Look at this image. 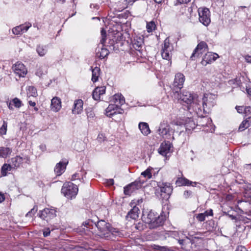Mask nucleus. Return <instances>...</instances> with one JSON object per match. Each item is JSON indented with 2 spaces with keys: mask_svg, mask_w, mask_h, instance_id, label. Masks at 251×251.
Returning <instances> with one entry per match:
<instances>
[{
  "mask_svg": "<svg viewBox=\"0 0 251 251\" xmlns=\"http://www.w3.org/2000/svg\"><path fill=\"white\" fill-rule=\"evenodd\" d=\"M110 225L109 223H106L104 220L99 221L96 224L94 223L92 220H88L83 223L81 227L84 232L86 233L90 231L93 234L94 233V231L92 230L94 227L95 228L97 227L100 232V235L108 237Z\"/></svg>",
  "mask_w": 251,
  "mask_h": 251,
  "instance_id": "obj_1",
  "label": "nucleus"
},
{
  "mask_svg": "<svg viewBox=\"0 0 251 251\" xmlns=\"http://www.w3.org/2000/svg\"><path fill=\"white\" fill-rule=\"evenodd\" d=\"M180 99L181 101L190 104L188 106V109L190 110L192 107L194 111L198 112V111L201 110L200 102L201 100L199 99L196 94H191L188 91H184L180 96Z\"/></svg>",
  "mask_w": 251,
  "mask_h": 251,
  "instance_id": "obj_2",
  "label": "nucleus"
},
{
  "mask_svg": "<svg viewBox=\"0 0 251 251\" xmlns=\"http://www.w3.org/2000/svg\"><path fill=\"white\" fill-rule=\"evenodd\" d=\"M61 192L67 198L72 199L77 195L78 188L71 182H65L62 186Z\"/></svg>",
  "mask_w": 251,
  "mask_h": 251,
  "instance_id": "obj_3",
  "label": "nucleus"
},
{
  "mask_svg": "<svg viewBox=\"0 0 251 251\" xmlns=\"http://www.w3.org/2000/svg\"><path fill=\"white\" fill-rule=\"evenodd\" d=\"M157 132L164 139H174V137L172 136L174 130L171 128L170 126L166 121H164L161 123L159 128L157 130Z\"/></svg>",
  "mask_w": 251,
  "mask_h": 251,
  "instance_id": "obj_4",
  "label": "nucleus"
},
{
  "mask_svg": "<svg viewBox=\"0 0 251 251\" xmlns=\"http://www.w3.org/2000/svg\"><path fill=\"white\" fill-rule=\"evenodd\" d=\"M199 21L205 26H208L211 22L210 11L207 8H200L198 9Z\"/></svg>",
  "mask_w": 251,
  "mask_h": 251,
  "instance_id": "obj_5",
  "label": "nucleus"
},
{
  "mask_svg": "<svg viewBox=\"0 0 251 251\" xmlns=\"http://www.w3.org/2000/svg\"><path fill=\"white\" fill-rule=\"evenodd\" d=\"M207 50L208 46L207 44L204 41L200 42L194 50L193 53L190 56V59L192 60H195L197 58L199 57L201 55L207 51Z\"/></svg>",
  "mask_w": 251,
  "mask_h": 251,
  "instance_id": "obj_6",
  "label": "nucleus"
},
{
  "mask_svg": "<svg viewBox=\"0 0 251 251\" xmlns=\"http://www.w3.org/2000/svg\"><path fill=\"white\" fill-rule=\"evenodd\" d=\"M173 47L170 45L169 38L165 39L161 51V56L164 59L170 60L171 58V51Z\"/></svg>",
  "mask_w": 251,
  "mask_h": 251,
  "instance_id": "obj_7",
  "label": "nucleus"
},
{
  "mask_svg": "<svg viewBox=\"0 0 251 251\" xmlns=\"http://www.w3.org/2000/svg\"><path fill=\"white\" fill-rule=\"evenodd\" d=\"M38 216L42 220L49 222L56 216V211L54 209L46 208L40 211Z\"/></svg>",
  "mask_w": 251,
  "mask_h": 251,
  "instance_id": "obj_8",
  "label": "nucleus"
},
{
  "mask_svg": "<svg viewBox=\"0 0 251 251\" xmlns=\"http://www.w3.org/2000/svg\"><path fill=\"white\" fill-rule=\"evenodd\" d=\"M185 79V76L183 74L181 73L176 74L173 84V89L176 93H178L183 87Z\"/></svg>",
  "mask_w": 251,
  "mask_h": 251,
  "instance_id": "obj_9",
  "label": "nucleus"
},
{
  "mask_svg": "<svg viewBox=\"0 0 251 251\" xmlns=\"http://www.w3.org/2000/svg\"><path fill=\"white\" fill-rule=\"evenodd\" d=\"M160 189L161 196L163 199L168 200L171 194L173 188L170 183H160L158 184Z\"/></svg>",
  "mask_w": 251,
  "mask_h": 251,
  "instance_id": "obj_10",
  "label": "nucleus"
},
{
  "mask_svg": "<svg viewBox=\"0 0 251 251\" xmlns=\"http://www.w3.org/2000/svg\"><path fill=\"white\" fill-rule=\"evenodd\" d=\"M30 158L28 156L21 157L16 156L11 159L10 165L12 168H17L20 167L24 163L29 164Z\"/></svg>",
  "mask_w": 251,
  "mask_h": 251,
  "instance_id": "obj_11",
  "label": "nucleus"
},
{
  "mask_svg": "<svg viewBox=\"0 0 251 251\" xmlns=\"http://www.w3.org/2000/svg\"><path fill=\"white\" fill-rule=\"evenodd\" d=\"M123 110L120 108V106L116 103L110 104L105 109V114L107 117H112L117 113L122 114Z\"/></svg>",
  "mask_w": 251,
  "mask_h": 251,
  "instance_id": "obj_12",
  "label": "nucleus"
},
{
  "mask_svg": "<svg viewBox=\"0 0 251 251\" xmlns=\"http://www.w3.org/2000/svg\"><path fill=\"white\" fill-rule=\"evenodd\" d=\"M219 57V55L217 53L212 52H207L203 56L201 62L203 66H206L208 64H211L215 61Z\"/></svg>",
  "mask_w": 251,
  "mask_h": 251,
  "instance_id": "obj_13",
  "label": "nucleus"
},
{
  "mask_svg": "<svg viewBox=\"0 0 251 251\" xmlns=\"http://www.w3.org/2000/svg\"><path fill=\"white\" fill-rule=\"evenodd\" d=\"M12 68L14 73L20 77H24L27 72L25 66L22 63H16L13 66Z\"/></svg>",
  "mask_w": 251,
  "mask_h": 251,
  "instance_id": "obj_14",
  "label": "nucleus"
},
{
  "mask_svg": "<svg viewBox=\"0 0 251 251\" xmlns=\"http://www.w3.org/2000/svg\"><path fill=\"white\" fill-rule=\"evenodd\" d=\"M166 220V216L162 214H157L149 226L150 228H155L163 225Z\"/></svg>",
  "mask_w": 251,
  "mask_h": 251,
  "instance_id": "obj_15",
  "label": "nucleus"
},
{
  "mask_svg": "<svg viewBox=\"0 0 251 251\" xmlns=\"http://www.w3.org/2000/svg\"><path fill=\"white\" fill-rule=\"evenodd\" d=\"M31 26V24L25 23L14 27L12 28V31L16 35H21L23 33L26 32Z\"/></svg>",
  "mask_w": 251,
  "mask_h": 251,
  "instance_id": "obj_16",
  "label": "nucleus"
},
{
  "mask_svg": "<svg viewBox=\"0 0 251 251\" xmlns=\"http://www.w3.org/2000/svg\"><path fill=\"white\" fill-rule=\"evenodd\" d=\"M143 44V38L141 37L134 39L133 41L132 46L133 48L137 51V55L138 56H141L142 55Z\"/></svg>",
  "mask_w": 251,
  "mask_h": 251,
  "instance_id": "obj_17",
  "label": "nucleus"
},
{
  "mask_svg": "<svg viewBox=\"0 0 251 251\" xmlns=\"http://www.w3.org/2000/svg\"><path fill=\"white\" fill-rule=\"evenodd\" d=\"M144 182L145 180H142L141 178H139L134 182H132L124 188L125 194L126 195H130L131 191H130L129 189L132 188V186H135V189H139L142 187V184L144 183Z\"/></svg>",
  "mask_w": 251,
  "mask_h": 251,
  "instance_id": "obj_18",
  "label": "nucleus"
},
{
  "mask_svg": "<svg viewBox=\"0 0 251 251\" xmlns=\"http://www.w3.org/2000/svg\"><path fill=\"white\" fill-rule=\"evenodd\" d=\"M172 144L169 142L165 141L162 143L158 149V152L163 156H167L171 151Z\"/></svg>",
  "mask_w": 251,
  "mask_h": 251,
  "instance_id": "obj_19",
  "label": "nucleus"
},
{
  "mask_svg": "<svg viewBox=\"0 0 251 251\" xmlns=\"http://www.w3.org/2000/svg\"><path fill=\"white\" fill-rule=\"evenodd\" d=\"M61 108V101L60 98L55 97L51 100L50 109L53 112H58Z\"/></svg>",
  "mask_w": 251,
  "mask_h": 251,
  "instance_id": "obj_20",
  "label": "nucleus"
},
{
  "mask_svg": "<svg viewBox=\"0 0 251 251\" xmlns=\"http://www.w3.org/2000/svg\"><path fill=\"white\" fill-rule=\"evenodd\" d=\"M83 102L81 100H76L74 101L72 113L75 114H79L83 110Z\"/></svg>",
  "mask_w": 251,
  "mask_h": 251,
  "instance_id": "obj_21",
  "label": "nucleus"
},
{
  "mask_svg": "<svg viewBox=\"0 0 251 251\" xmlns=\"http://www.w3.org/2000/svg\"><path fill=\"white\" fill-rule=\"evenodd\" d=\"M7 105L10 110H13V106L17 108H19L22 106V101L17 98H15L11 100L6 101Z\"/></svg>",
  "mask_w": 251,
  "mask_h": 251,
  "instance_id": "obj_22",
  "label": "nucleus"
},
{
  "mask_svg": "<svg viewBox=\"0 0 251 251\" xmlns=\"http://www.w3.org/2000/svg\"><path fill=\"white\" fill-rule=\"evenodd\" d=\"M208 96L209 95H207V96H204L202 99V107L203 111L205 113H208L209 109L214 105L213 102L209 100L208 98Z\"/></svg>",
  "mask_w": 251,
  "mask_h": 251,
  "instance_id": "obj_23",
  "label": "nucleus"
},
{
  "mask_svg": "<svg viewBox=\"0 0 251 251\" xmlns=\"http://www.w3.org/2000/svg\"><path fill=\"white\" fill-rule=\"evenodd\" d=\"M66 163L60 162L56 165L54 171L56 176H59L62 175L66 169Z\"/></svg>",
  "mask_w": 251,
  "mask_h": 251,
  "instance_id": "obj_24",
  "label": "nucleus"
},
{
  "mask_svg": "<svg viewBox=\"0 0 251 251\" xmlns=\"http://www.w3.org/2000/svg\"><path fill=\"white\" fill-rule=\"evenodd\" d=\"M139 209L138 207L134 206L128 212L126 216L127 218H130L132 219L135 220L139 216Z\"/></svg>",
  "mask_w": 251,
  "mask_h": 251,
  "instance_id": "obj_25",
  "label": "nucleus"
},
{
  "mask_svg": "<svg viewBox=\"0 0 251 251\" xmlns=\"http://www.w3.org/2000/svg\"><path fill=\"white\" fill-rule=\"evenodd\" d=\"M139 128L142 133L145 136L148 135L151 132L149 125L146 123H140L139 124Z\"/></svg>",
  "mask_w": 251,
  "mask_h": 251,
  "instance_id": "obj_26",
  "label": "nucleus"
},
{
  "mask_svg": "<svg viewBox=\"0 0 251 251\" xmlns=\"http://www.w3.org/2000/svg\"><path fill=\"white\" fill-rule=\"evenodd\" d=\"M193 183H194L195 185L196 184V182H193L192 181H190L188 179L184 177H180L178 178L176 181V184L178 186H182V185H187L189 186L192 185Z\"/></svg>",
  "mask_w": 251,
  "mask_h": 251,
  "instance_id": "obj_27",
  "label": "nucleus"
},
{
  "mask_svg": "<svg viewBox=\"0 0 251 251\" xmlns=\"http://www.w3.org/2000/svg\"><path fill=\"white\" fill-rule=\"evenodd\" d=\"M48 67L45 64L39 66L36 72V75L41 77L43 75H45L47 73Z\"/></svg>",
  "mask_w": 251,
  "mask_h": 251,
  "instance_id": "obj_28",
  "label": "nucleus"
},
{
  "mask_svg": "<svg viewBox=\"0 0 251 251\" xmlns=\"http://www.w3.org/2000/svg\"><path fill=\"white\" fill-rule=\"evenodd\" d=\"M251 123V116L249 117L244 120L240 124L239 127V130L241 131H244L245 129L249 127Z\"/></svg>",
  "mask_w": 251,
  "mask_h": 251,
  "instance_id": "obj_29",
  "label": "nucleus"
},
{
  "mask_svg": "<svg viewBox=\"0 0 251 251\" xmlns=\"http://www.w3.org/2000/svg\"><path fill=\"white\" fill-rule=\"evenodd\" d=\"M113 101L119 106L124 104L125 102L124 97L121 94H115L114 96Z\"/></svg>",
  "mask_w": 251,
  "mask_h": 251,
  "instance_id": "obj_30",
  "label": "nucleus"
},
{
  "mask_svg": "<svg viewBox=\"0 0 251 251\" xmlns=\"http://www.w3.org/2000/svg\"><path fill=\"white\" fill-rule=\"evenodd\" d=\"M109 53L108 50L106 48L102 47L100 49V50L99 49L97 52V55L98 57L100 59H103L105 57L107 56Z\"/></svg>",
  "mask_w": 251,
  "mask_h": 251,
  "instance_id": "obj_31",
  "label": "nucleus"
},
{
  "mask_svg": "<svg viewBox=\"0 0 251 251\" xmlns=\"http://www.w3.org/2000/svg\"><path fill=\"white\" fill-rule=\"evenodd\" d=\"M47 48L46 46L38 45L36 51L40 56H44L47 52Z\"/></svg>",
  "mask_w": 251,
  "mask_h": 251,
  "instance_id": "obj_32",
  "label": "nucleus"
},
{
  "mask_svg": "<svg viewBox=\"0 0 251 251\" xmlns=\"http://www.w3.org/2000/svg\"><path fill=\"white\" fill-rule=\"evenodd\" d=\"M11 152V150L9 148L0 147V157L6 158Z\"/></svg>",
  "mask_w": 251,
  "mask_h": 251,
  "instance_id": "obj_33",
  "label": "nucleus"
},
{
  "mask_svg": "<svg viewBox=\"0 0 251 251\" xmlns=\"http://www.w3.org/2000/svg\"><path fill=\"white\" fill-rule=\"evenodd\" d=\"M92 71V80L93 82H95L98 80L100 69L99 67H96L93 69Z\"/></svg>",
  "mask_w": 251,
  "mask_h": 251,
  "instance_id": "obj_34",
  "label": "nucleus"
},
{
  "mask_svg": "<svg viewBox=\"0 0 251 251\" xmlns=\"http://www.w3.org/2000/svg\"><path fill=\"white\" fill-rule=\"evenodd\" d=\"M185 126L186 130H191L195 127V124L193 119L188 118L185 124Z\"/></svg>",
  "mask_w": 251,
  "mask_h": 251,
  "instance_id": "obj_35",
  "label": "nucleus"
},
{
  "mask_svg": "<svg viewBox=\"0 0 251 251\" xmlns=\"http://www.w3.org/2000/svg\"><path fill=\"white\" fill-rule=\"evenodd\" d=\"M158 213L157 212L152 210L149 212L147 216L146 221V222L149 224V226L150 225L151 223L153 221V220H154V218H155V216Z\"/></svg>",
  "mask_w": 251,
  "mask_h": 251,
  "instance_id": "obj_36",
  "label": "nucleus"
},
{
  "mask_svg": "<svg viewBox=\"0 0 251 251\" xmlns=\"http://www.w3.org/2000/svg\"><path fill=\"white\" fill-rule=\"evenodd\" d=\"M27 95L28 97H36L37 96L36 89L33 86H29L27 89Z\"/></svg>",
  "mask_w": 251,
  "mask_h": 251,
  "instance_id": "obj_37",
  "label": "nucleus"
},
{
  "mask_svg": "<svg viewBox=\"0 0 251 251\" xmlns=\"http://www.w3.org/2000/svg\"><path fill=\"white\" fill-rule=\"evenodd\" d=\"M110 233L115 236H121L123 235L118 229L113 228L111 227L110 226H109V230L108 231V236H109Z\"/></svg>",
  "mask_w": 251,
  "mask_h": 251,
  "instance_id": "obj_38",
  "label": "nucleus"
},
{
  "mask_svg": "<svg viewBox=\"0 0 251 251\" xmlns=\"http://www.w3.org/2000/svg\"><path fill=\"white\" fill-rule=\"evenodd\" d=\"M12 168L11 165L10 164H4L1 168V174L3 176L7 175V172L10 171Z\"/></svg>",
  "mask_w": 251,
  "mask_h": 251,
  "instance_id": "obj_39",
  "label": "nucleus"
},
{
  "mask_svg": "<svg viewBox=\"0 0 251 251\" xmlns=\"http://www.w3.org/2000/svg\"><path fill=\"white\" fill-rule=\"evenodd\" d=\"M206 229L208 230H213L216 227V224L213 220H209L206 222Z\"/></svg>",
  "mask_w": 251,
  "mask_h": 251,
  "instance_id": "obj_40",
  "label": "nucleus"
},
{
  "mask_svg": "<svg viewBox=\"0 0 251 251\" xmlns=\"http://www.w3.org/2000/svg\"><path fill=\"white\" fill-rule=\"evenodd\" d=\"M151 169L148 168L141 173V175L147 179H150L152 177Z\"/></svg>",
  "mask_w": 251,
  "mask_h": 251,
  "instance_id": "obj_41",
  "label": "nucleus"
},
{
  "mask_svg": "<svg viewBox=\"0 0 251 251\" xmlns=\"http://www.w3.org/2000/svg\"><path fill=\"white\" fill-rule=\"evenodd\" d=\"M86 110L88 121H90L93 120L95 117L94 112L91 110V108L87 109Z\"/></svg>",
  "mask_w": 251,
  "mask_h": 251,
  "instance_id": "obj_42",
  "label": "nucleus"
},
{
  "mask_svg": "<svg viewBox=\"0 0 251 251\" xmlns=\"http://www.w3.org/2000/svg\"><path fill=\"white\" fill-rule=\"evenodd\" d=\"M153 249L158 251H171L170 249L167 246H160L159 245H154Z\"/></svg>",
  "mask_w": 251,
  "mask_h": 251,
  "instance_id": "obj_43",
  "label": "nucleus"
},
{
  "mask_svg": "<svg viewBox=\"0 0 251 251\" xmlns=\"http://www.w3.org/2000/svg\"><path fill=\"white\" fill-rule=\"evenodd\" d=\"M155 24L154 22H151L147 24V29L148 32L152 31L155 28Z\"/></svg>",
  "mask_w": 251,
  "mask_h": 251,
  "instance_id": "obj_44",
  "label": "nucleus"
},
{
  "mask_svg": "<svg viewBox=\"0 0 251 251\" xmlns=\"http://www.w3.org/2000/svg\"><path fill=\"white\" fill-rule=\"evenodd\" d=\"M250 220V219L249 218L242 217L241 219H239L238 221L236 222V226L240 227L241 224L248 223L249 222Z\"/></svg>",
  "mask_w": 251,
  "mask_h": 251,
  "instance_id": "obj_45",
  "label": "nucleus"
},
{
  "mask_svg": "<svg viewBox=\"0 0 251 251\" xmlns=\"http://www.w3.org/2000/svg\"><path fill=\"white\" fill-rule=\"evenodd\" d=\"M7 123L4 121L2 126L0 128V134L4 135L6 134L7 130Z\"/></svg>",
  "mask_w": 251,
  "mask_h": 251,
  "instance_id": "obj_46",
  "label": "nucleus"
},
{
  "mask_svg": "<svg viewBox=\"0 0 251 251\" xmlns=\"http://www.w3.org/2000/svg\"><path fill=\"white\" fill-rule=\"evenodd\" d=\"M182 233L179 232L178 231H174L170 232V235L176 239H178L180 237V235H182Z\"/></svg>",
  "mask_w": 251,
  "mask_h": 251,
  "instance_id": "obj_47",
  "label": "nucleus"
},
{
  "mask_svg": "<svg viewBox=\"0 0 251 251\" xmlns=\"http://www.w3.org/2000/svg\"><path fill=\"white\" fill-rule=\"evenodd\" d=\"M196 218L199 222H201L205 221L206 217L202 213H201L197 214Z\"/></svg>",
  "mask_w": 251,
  "mask_h": 251,
  "instance_id": "obj_48",
  "label": "nucleus"
},
{
  "mask_svg": "<svg viewBox=\"0 0 251 251\" xmlns=\"http://www.w3.org/2000/svg\"><path fill=\"white\" fill-rule=\"evenodd\" d=\"M95 89L97 90L99 94H100V96L104 94L105 92V86L98 87L96 88Z\"/></svg>",
  "mask_w": 251,
  "mask_h": 251,
  "instance_id": "obj_49",
  "label": "nucleus"
},
{
  "mask_svg": "<svg viewBox=\"0 0 251 251\" xmlns=\"http://www.w3.org/2000/svg\"><path fill=\"white\" fill-rule=\"evenodd\" d=\"M92 97L95 100H98L100 99V95L99 94L97 90L95 89L92 94Z\"/></svg>",
  "mask_w": 251,
  "mask_h": 251,
  "instance_id": "obj_50",
  "label": "nucleus"
},
{
  "mask_svg": "<svg viewBox=\"0 0 251 251\" xmlns=\"http://www.w3.org/2000/svg\"><path fill=\"white\" fill-rule=\"evenodd\" d=\"M37 211V207L34 206L30 211H29L26 214V217H32Z\"/></svg>",
  "mask_w": 251,
  "mask_h": 251,
  "instance_id": "obj_51",
  "label": "nucleus"
},
{
  "mask_svg": "<svg viewBox=\"0 0 251 251\" xmlns=\"http://www.w3.org/2000/svg\"><path fill=\"white\" fill-rule=\"evenodd\" d=\"M101 34L102 38L100 40V43L103 45L106 40V32L103 29H102L101 31Z\"/></svg>",
  "mask_w": 251,
  "mask_h": 251,
  "instance_id": "obj_52",
  "label": "nucleus"
},
{
  "mask_svg": "<svg viewBox=\"0 0 251 251\" xmlns=\"http://www.w3.org/2000/svg\"><path fill=\"white\" fill-rule=\"evenodd\" d=\"M202 213L204 214L205 217L208 216H212L213 215V210L211 209L207 210Z\"/></svg>",
  "mask_w": 251,
  "mask_h": 251,
  "instance_id": "obj_53",
  "label": "nucleus"
},
{
  "mask_svg": "<svg viewBox=\"0 0 251 251\" xmlns=\"http://www.w3.org/2000/svg\"><path fill=\"white\" fill-rule=\"evenodd\" d=\"M236 109L237 110V112L239 113H242L246 111V108L244 106H237L236 107Z\"/></svg>",
  "mask_w": 251,
  "mask_h": 251,
  "instance_id": "obj_54",
  "label": "nucleus"
},
{
  "mask_svg": "<svg viewBox=\"0 0 251 251\" xmlns=\"http://www.w3.org/2000/svg\"><path fill=\"white\" fill-rule=\"evenodd\" d=\"M50 229L49 228H46L43 231V235L44 237H47L49 235H50Z\"/></svg>",
  "mask_w": 251,
  "mask_h": 251,
  "instance_id": "obj_55",
  "label": "nucleus"
},
{
  "mask_svg": "<svg viewBox=\"0 0 251 251\" xmlns=\"http://www.w3.org/2000/svg\"><path fill=\"white\" fill-rule=\"evenodd\" d=\"M192 194V192L190 191H185L184 192L183 196L185 198H189Z\"/></svg>",
  "mask_w": 251,
  "mask_h": 251,
  "instance_id": "obj_56",
  "label": "nucleus"
},
{
  "mask_svg": "<svg viewBox=\"0 0 251 251\" xmlns=\"http://www.w3.org/2000/svg\"><path fill=\"white\" fill-rule=\"evenodd\" d=\"M79 176H80L79 174L76 173L72 176L71 180H75V179H77L79 178Z\"/></svg>",
  "mask_w": 251,
  "mask_h": 251,
  "instance_id": "obj_57",
  "label": "nucleus"
},
{
  "mask_svg": "<svg viewBox=\"0 0 251 251\" xmlns=\"http://www.w3.org/2000/svg\"><path fill=\"white\" fill-rule=\"evenodd\" d=\"M235 251H247L246 249L243 246H238Z\"/></svg>",
  "mask_w": 251,
  "mask_h": 251,
  "instance_id": "obj_58",
  "label": "nucleus"
},
{
  "mask_svg": "<svg viewBox=\"0 0 251 251\" xmlns=\"http://www.w3.org/2000/svg\"><path fill=\"white\" fill-rule=\"evenodd\" d=\"M238 80L237 78H236L234 80H231L229 81V83L230 84H235V82H236L237 83V85H239L240 83L238 82Z\"/></svg>",
  "mask_w": 251,
  "mask_h": 251,
  "instance_id": "obj_59",
  "label": "nucleus"
},
{
  "mask_svg": "<svg viewBox=\"0 0 251 251\" xmlns=\"http://www.w3.org/2000/svg\"><path fill=\"white\" fill-rule=\"evenodd\" d=\"M191 0H177L180 3H187L190 1Z\"/></svg>",
  "mask_w": 251,
  "mask_h": 251,
  "instance_id": "obj_60",
  "label": "nucleus"
},
{
  "mask_svg": "<svg viewBox=\"0 0 251 251\" xmlns=\"http://www.w3.org/2000/svg\"><path fill=\"white\" fill-rule=\"evenodd\" d=\"M39 148L42 151H45L46 150V146L44 144L40 145Z\"/></svg>",
  "mask_w": 251,
  "mask_h": 251,
  "instance_id": "obj_61",
  "label": "nucleus"
},
{
  "mask_svg": "<svg viewBox=\"0 0 251 251\" xmlns=\"http://www.w3.org/2000/svg\"><path fill=\"white\" fill-rule=\"evenodd\" d=\"M4 199L5 198L4 195L0 193V203L4 201Z\"/></svg>",
  "mask_w": 251,
  "mask_h": 251,
  "instance_id": "obj_62",
  "label": "nucleus"
},
{
  "mask_svg": "<svg viewBox=\"0 0 251 251\" xmlns=\"http://www.w3.org/2000/svg\"><path fill=\"white\" fill-rule=\"evenodd\" d=\"M107 183L109 185H112L114 184V180L113 179L107 180Z\"/></svg>",
  "mask_w": 251,
  "mask_h": 251,
  "instance_id": "obj_63",
  "label": "nucleus"
},
{
  "mask_svg": "<svg viewBox=\"0 0 251 251\" xmlns=\"http://www.w3.org/2000/svg\"><path fill=\"white\" fill-rule=\"evenodd\" d=\"M103 136L102 134H99L98 136V139L99 141L103 140Z\"/></svg>",
  "mask_w": 251,
  "mask_h": 251,
  "instance_id": "obj_64",
  "label": "nucleus"
}]
</instances>
